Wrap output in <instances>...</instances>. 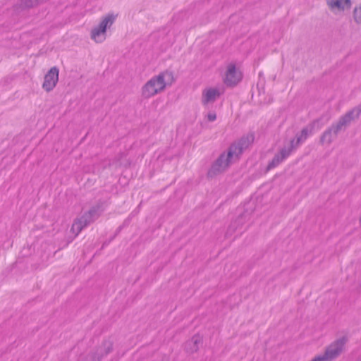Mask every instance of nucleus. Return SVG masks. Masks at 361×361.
<instances>
[{"mask_svg": "<svg viewBox=\"0 0 361 361\" xmlns=\"http://www.w3.org/2000/svg\"><path fill=\"white\" fill-rule=\"evenodd\" d=\"M173 80V73L168 71L154 76L142 87V97L148 99L158 92L163 91L166 85L172 84Z\"/></svg>", "mask_w": 361, "mask_h": 361, "instance_id": "obj_1", "label": "nucleus"}, {"mask_svg": "<svg viewBox=\"0 0 361 361\" xmlns=\"http://www.w3.org/2000/svg\"><path fill=\"white\" fill-rule=\"evenodd\" d=\"M350 125L348 119L342 116L339 120L329 127L320 136L319 142L322 145H330L337 137L338 133L342 130H345Z\"/></svg>", "mask_w": 361, "mask_h": 361, "instance_id": "obj_2", "label": "nucleus"}, {"mask_svg": "<svg viewBox=\"0 0 361 361\" xmlns=\"http://www.w3.org/2000/svg\"><path fill=\"white\" fill-rule=\"evenodd\" d=\"M323 117H320L314 120L308 126L304 127L300 131V135L297 134L295 138L290 141V146L288 147L291 150L296 149L301 142H304L308 137L309 134L312 133L314 129H320L324 123H322Z\"/></svg>", "mask_w": 361, "mask_h": 361, "instance_id": "obj_3", "label": "nucleus"}, {"mask_svg": "<svg viewBox=\"0 0 361 361\" xmlns=\"http://www.w3.org/2000/svg\"><path fill=\"white\" fill-rule=\"evenodd\" d=\"M116 16L117 15H114L113 13H108L105 16L99 24L92 30L91 38L96 42H102L105 37L100 39V36L106 34L107 27H110L114 23Z\"/></svg>", "mask_w": 361, "mask_h": 361, "instance_id": "obj_4", "label": "nucleus"}, {"mask_svg": "<svg viewBox=\"0 0 361 361\" xmlns=\"http://www.w3.org/2000/svg\"><path fill=\"white\" fill-rule=\"evenodd\" d=\"M233 157L228 156V150L227 153L223 152L216 160L212 164L207 172V177L212 178L214 176L224 172L230 166L231 159Z\"/></svg>", "mask_w": 361, "mask_h": 361, "instance_id": "obj_5", "label": "nucleus"}, {"mask_svg": "<svg viewBox=\"0 0 361 361\" xmlns=\"http://www.w3.org/2000/svg\"><path fill=\"white\" fill-rule=\"evenodd\" d=\"M233 157L228 156V150L227 153L223 152L216 160L212 164L207 172V177L212 178L214 176L224 172L230 166L231 159Z\"/></svg>", "mask_w": 361, "mask_h": 361, "instance_id": "obj_6", "label": "nucleus"}, {"mask_svg": "<svg viewBox=\"0 0 361 361\" xmlns=\"http://www.w3.org/2000/svg\"><path fill=\"white\" fill-rule=\"evenodd\" d=\"M255 140V133L252 132L242 136L238 142L232 143L228 147V156L238 157Z\"/></svg>", "mask_w": 361, "mask_h": 361, "instance_id": "obj_7", "label": "nucleus"}, {"mask_svg": "<svg viewBox=\"0 0 361 361\" xmlns=\"http://www.w3.org/2000/svg\"><path fill=\"white\" fill-rule=\"evenodd\" d=\"M346 341L347 338L343 336L336 340L326 348L324 354L329 361L335 360L341 355Z\"/></svg>", "mask_w": 361, "mask_h": 361, "instance_id": "obj_8", "label": "nucleus"}, {"mask_svg": "<svg viewBox=\"0 0 361 361\" xmlns=\"http://www.w3.org/2000/svg\"><path fill=\"white\" fill-rule=\"evenodd\" d=\"M59 70L56 66H54L45 74L42 88L47 92L51 91L56 85L59 81Z\"/></svg>", "mask_w": 361, "mask_h": 361, "instance_id": "obj_9", "label": "nucleus"}, {"mask_svg": "<svg viewBox=\"0 0 361 361\" xmlns=\"http://www.w3.org/2000/svg\"><path fill=\"white\" fill-rule=\"evenodd\" d=\"M242 79V74L240 71H237L235 65L230 63L228 66L224 83L227 86L233 87L236 85Z\"/></svg>", "mask_w": 361, "mask_h": 361, "instance_id": "obj_10", "label": "nucleus"}, {"mask_svg": "<svg viewBox=\"0 0 361 361\" xmlns=\"http://www.w3.org/2000/svg\"><path fill=\"white\" fill-rule=\"evenodd\" d=\"M292 152L291 149L289 147H283L281 149L279 153L276 154L271 161H270L267 166L266 171H269L271 169L277 166L285 159H286Z\"/></svg>", "mask_w": 361, "mask_h": 361, "instance_id": "obj_11", "label": "nucleus"}, {"mask_svg": "<svg viewBox=\"0 0 361 361\" xmlns=\"http://www.w3.org/2000/svg\"><path fill=\"white\" fill-rule=\"evenodd\" d=\"M94 221V219L88 216L85 213L78 219L74 221L71 227V231L78 235L81 231L87 225Z\"/></svg>", "mask_w": 361, "mask_h": 361, "instance_id": "obj_12", "label": "nucleus"}, {"mask_svg": "<svg viewBox=\"0 0 361 361\" xmlns=\"http://www.w3.org/2000/svg\"><path fill=\"white\" fill-rule=\"evenodd\" d=\"M113 351V343L111 341H104L102 347L97 349L92 355L93 361H101L104 356H106Z\"/></svg>", "mask_w": 361, "mask_h": 361, "instance_id": "obj_13", "label": "nucleus"}, {"mask_svg": "<svg viewBox=\"0 0 361 361\" xmlns=\"http://www.w3.org/2000/svg\"><path fill=\"white\" fill-rule=\"evenodd\" d=\"M202 343V337L198 335H194L191 339L187 341L184 344V350L188 354L196 353L200 348V345Z\"/></svg>", "mask_w": 361, "mask_h": 361, "instance_id": "obj_14", "label": "nucleus"}, {"mask_svg": "<svg viewBox=\"0 0 361 361\" xmlns=\"http://www.w3.org/2000/svg\"><path fill=\"white\" fill-rule=\"evenodd\" d=\"M220 93L218 90L209 88L202 92V102L203 104H207L210 102H214L216 97L219 96Z\"/></svg>", "mask_w": 361, "mask_h": 361, "instance_id": "obj_15", "label": "nucleus"}, {"mask_svg": "<svg viewBox=\"0 0 361 361\" xmlns=\"http://www.w3.org/2000/svg\"><path fill=\"white\" fill-rule=\"evenodd\" d=\"M327 4L331 9L337 8L340 11H343L351 6L350 0H328Z\"/></svg>", "mask_w": 361, "mask_h": 361, "instance_id": "obj_16", "label": "nucleus"}, {"mask_svg": "<svg viewBox=\"0 0 361 361\" xmlns=\"http://www.w3.org/2000/svg\"><path fill=\"white\" fill-rule=\"evenodd\" d=\"M353 18L357 23H361V4L355 7L353 10Z\"/></svg>", "mask_w": 361, "mask_h": 361, "instance_id": "obj_17", "label": "nucleus"}, {"mask_svg": "<svg viewBox=\"0 0 361 361\" xmlns=\"http://www.w3.org/2000/svg\"><path fill=\"white\" fill-rule=\"evenodd\" d=\"M99 206H97V207H92L88 212H85V214L91 217V219H94V217L96 216H98L97 214V212L99 210Z\"/></svg>", "mask_w": 361, "mask_h": 361, "instance_id": "obj_18", "label": "nucleus"}, {"mask_svg": "<svg viewBox=\"0 0 361 361\" xmlns=\"http://www.w3.org/2000/svg\"><path fill=\"white\" fill-rule=\"evenodd\" d=\"M314 361H327L329 360L326 357L325 354L323 355H319L312 359Z\"/></svg>", "mask_w": 361, "mask_h": 361, "instance_id": "obj_19", "label": "nucleus"}, {"mask_svg": "<svg viewBox=\"0 0 361 361\" xmlns=\"http://www.w3.org/2000/svg\"><path fill=\"white\" fill-rule=\"evenodd\" d=\"M216 115L215 113H209L207 115V119L209 121H214L216 120Z\"/></svg>", "mask_w": 361, "mask_h": 361, "instance_id": "obj_20", "label": "nucleus"}, {"mask_svg": "<svg viewBox=\"0 0 361 361\" xmlns=\"http://www.w3.org/2000/svg\"><path fill=\"white\" fill-rule=\"evenodd\" d=\"M121 227H119V228H118V231H117V232H116V234H117V233L121 231Z\"/></svg>", "mask_w": 361, "mask_h": 361, "instance_id": "obj_21", "label": "nucleus"}, {"mask_svg": "<svg viewBox=\"0 0 361 361\" xmlns=\"http://www.w3.org/2000/svg\"><path fill=\"white\" fill-rule=\"evenodd\" d=\"M360 224H361V216H360Z\"/></svg>", "mask_w": 361, "mask_h": 361, "instance_id": "obj_22", "label": "nucleus"}]
</instances>
